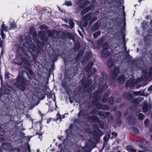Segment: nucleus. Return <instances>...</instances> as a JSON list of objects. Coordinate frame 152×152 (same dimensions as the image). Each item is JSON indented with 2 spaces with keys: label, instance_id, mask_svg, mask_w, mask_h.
<instances>
[{
  "label": "nucleus",
  "instance_id": "f257e3e1",
  "mask_svg": "<svg viewBox=\"0 0 152 152\" xmlns=\"http://www.w3.org/2000/svg\"><path fill=\"white\" fill-rule=\"evenodd\" d=\"M148 78V72L145 69L142 71V75L141 78H138L135 82V86L136 88H138L145 85V81L147 80Z\"/></svg>",
  "mask_w": 152,
  "mask_h": 152
},
{
  "label": "nucleus",
  "instance_id": "f03ea898",
  "mask_svg": "<svg viewBox=\"0 0 152 152\" xmlns=\"http://www.w3.org/2000/svg\"><path fill=\"white\" fill-rule=\"evenodd\" d=\"M119 72L118 68L117 67H114L113 69L111 70L110 72L111 78L113 81L115 82L117 80V76Z\"/></svg>",
  "mask_w": 152,
  "mask_h": 152
},
{
  "label": "nucleus",
  "instance_id": "7ed1b4c3",
  "mask_svg": "<svg viewBox=\"0 0 152 152\" xmlns=\"http://www.w3.org/2000/svg\"><path fill=\"white\" fill-rule=\"evenodd\" d=\"M97 45L99 48H110L107 40L104 37H102L97 41Z\"/></svg>",
  "mask_w": 152,
  "mask_h": 152
},
{
  "label": "nucleus",
  "instance_id": "20e7f679",
  "mask_svg": "<svg viewBox=\"0 0 152 152\" xmlns=\"http://www.w3.org/2000/svg\"><path fill=\"white\" fill-rule=\"evenodd\" d=\"M87 119L90 123H92L93 121L98 124L100 123L101 125L103 124V122L100 120L99 118L96 116L93 115L89 116L87 118Z\"/></svg>",
  "mask_w": 152,
  "mask_h": 152
},
{
  "label": "nucleus",
  "instance_id": "39448f33",
  "mask_svg": "<svg viewBox=\"0 0 152 152\" xmlns=\"http://www.w3.org/2000/svg\"><path fill=\"white\" fill-rule=\"evenodd\" d=\"M29 34L32 36L33 39L34 41L36 40H37L38 37L37 33L35 29L34 28V26H32L30 27L29 30Z\"/></svg>",
  "mask_w": 152,
  "mask_h": 152
},
{
  "label": "nucleus",
  "instance_id": "423d86ee",
  "mask_svg": "<svg viewBox=\"0 0 152 152\" xmlns=\"http://www.w3.org/2000/svg\"><path fill=\"white\" fill-rule=\"evenodd\" d=\"M111 51V48H104L101 54L102 57L104 58H107L110 56Z\"/></svg>",
  "mask_w": 152,
  "mask_h": 152
},
{
  "label": "nucleus",
  "instance_id": "0eeeda50",
  "mask_svg": "<svg viewBox=\"0 0 152 152\" xmlns=\"http://www.w3.org/2000/svg\"><path fill=\"white\" fill-rule=\"evenodd\" d=\"M95 100L94 101L92 102V103L94 105H95L96 107L99 109H102V104L98 102L97 101L99 100L100 99V96H96L95 98Z\"/></svg>",
  "mask_w": 152,
  "mask_h": 152
},
{
  "label": "nucleus",
  "instance_id": "6e6552de",
  "mask_svg": "<svg viewBox=\"0 0 152 152\" xmlns=\"http://www.w3.org/2000/svg\"><path fill=\"white\" fill-rule=\"evenodd\" d=\"M110 113L109 112H104L103 111H100L98 112V115L100 119H103L107 117L109 115Z\"/></svg>",
  "mask_w": 152,
  "mask_h": 152
},
{
  "label": "nucleus",
  "instance_id": "1a4fd4ad",
  "mask_svg": "<svg viewBox=\"0 0 152 152\" xmlns=\"http://www.w3.org/2000/svg\"><path fill=\"white\" fill-rule=\"evenodd\" d=\"M3 148L6 150H12L13 148L11 145L8 142L4 143L2 145Z\"/></svg>",
  "mask_w": 152,
  "mask_h": 152
},
{
  "label": "nucleus",
  "instance_id": "9d476101",
  "mask_svg": "<svg viewBox=\"0 0 152 152\" xmlns=\"http://www.w3.org/2000/svg\"><path fill=\"white\" fill-rule=\"evenodd\" d=\"M126 85L127 87H130L131 89L133 88L135 86V82L133 79H131L128 80L126 83Z\"/></svg>",
  "mask_w": 152,
  "mask_h": 152
},
{
  "label": "nucleus",
  "instance_id": "9b49d317",
  "mask_svg": "<svg viewBox=\"0 0 152 152\" xmlns=\"http://www.w3.org/2000/svg\"><path fill=\"white\" fill-rule=\"evenodd\" d=\"M38 35L39 38L41 40L44 41L46 39V32L45 31H38Z\"/></svg>",
  "mask_w": 152,
  "mask_h": 152
},
{
  "label": "nucleus",
  "instance_id": "f8f14e48",
  "mask_svg": "<svg viewBox=\"0 0 152 152\" xmlns=\"http://www.w3.org/2000/svg\"><path fill=\"white\" fill-rule=\"evenodd\" d=\"M91 53L90 52H87L86 53L84 58L83 61V64H85L86 62L88 61V60L91 57Z\"/></svg>",
  "mask_w": 152,
  "mask_h": 152
},
{
  "label": "nucleus",
  "instance_id": "ddd939ff",
  "mask_svg": "<svg viewBox=\"0 0 152 152\" xmlns=\"http://www.w3.org/2000/svg\"><path fill=\"white\" fill-rule=\"evenodd\" d=\"M10 90L5 86H2L0 88V92L2 94H9Z\"/></svg>",
  "mask_w": 152,
  "mask_h": 152
},
{
  "label": "nucleus",
  "instance_id": "4468645a",
  "mask_svg": "<svg viewBox=\"0 0 152 152\" xmlns=\"http://www.w3.org/2000/svg\"><path fill=\"white\" fill-rule=\"evenodd\" d=\"M122 96L124 99H127L128 100H131L133 97L132 95L128 92L124 93Z\"/></svg>",
  "mask_w": 152,
  "mask_h": 152
},
{
  "label": "nucleus",
  "instance_id": "2eb2a0df",
  "mask_svg": "<svg viewBox=\"0 0 152 152\" xmlns=\"http://www.w3.org/2000/svg\"><path fill=\"white\" fill-rule=\"evenodd\" d=\"M26 82V80L23 78L21 77L20 76H18L17 79V82L16 83L19 84H25Z\"/></svg>",
  "mask_w": 152,
  "mask_h": 152
},
{
  "label": "nucleus",
  "instance_id": "dca6fc26",
  "mask_svg": "<svg viewBox=\"0 0 152 152\" xmlns=\"http://www.w3.org/2000/svg\"><path fill=\"white\" fill-rule=\"evenodd\" d=\"M102 134V133L99 131H98V132H96V131H94L93 132V135L94 137L96 140L99 139Z\"/></svg>",
  "mask_w": 152,
  "mask_h": 152
},
{
  "label": "nucleus",
  "instance_id": "f3484780",
  "mask_svg": "<svg viewBox=\"0 0 152 152\" xmlns=\"http://www.w3.org/2000/svg\"><path fill=\"white\" fill-rule=\"evenodd\" d=\"M143 100V98L139 97L134 99L132 100V103L134 104H138L142 101Z\"/></svg>",
  "mask_w": 152,
  "mask_h": 152
},
{
  "label": "nucleus",
  "instance_id": "a211bd4d",
  "mask_svg": "<svg viewBox=\"0 0 152 152\" xmlns=\"http://www.w3.org/2000/svg\"><path fill=\"white\" fill-rule=\"evenodd\" d=\"M92 13L91 12H89L83 18V20H87L88 21L91 20L92 18Z\"/></svg>",
  "mask_w": 152,
  "mask_h": 152
},
{
  "label": "nucleus",
  "instance_id": "6ab92c4d",
  "mask_svg": "<svg viewBox=\"0 0 152 152\" xmlns=\"http://www.w3.org/2000/svg\"><path fill=\"white\" fill-rule=\"evenodd\" d=\"M22 84H19L18 83H15V86L19 89L21 90L22 91H24L25 89V87Z\"/></svg>",
  "mask_w": 152,
  "mask_h": 152
},
{
  "label": "nucleus",
  "instance_id": "aec40b11",
  "mask_svg": "<svg viewBox=\"0 0 152 152\" xmlns=\"http://www.w3.org/2000/svg\"><path fill=\"white\" fill-rule=\"evenodd\" d=\"M99 28V25L98 22H96L92 26L91 28L92 31H95L97 30Z\"/></svg>",
  "mask_w": 152,
  "mask_h": 152
},
{
  "label": "nucleus",
  "instance_id": "412c9836",
  "mask_svg": "<svg viewBox=\"0 0 152 152\" xmlns=\"http://www.w3.org/2000/svg\"><path fill=\"white\" fill-rule=\"evenodd\" d=\"M88 141L89 143V145H88L91 147H92V148H93L95 146L96 143L94 140L93 138H91L89 139Z\"/></svg>",
  "mask_w": 152,
  "mask_h": 152
},
{
  "label": "nucleus",
  "instance_id": "4be33fe9",
  "mask_svg": "<svg viewBox=\"0 0 152 152\" xmlns=\"http://www.w3.org/2000/svg\"><path fill=\"white\" fill-rule=\"evenodd\" d=\"M84 51L85 50L84 49H83V50H80L76 57V60L77 61H79L80 60L81 56L83 54Z\"/></svg>",
  "mask_w": 152,
  "mask_h": 152
},
{
  "label": "nucleus",
  "instance_id": "5701e85b",
  "mask_svg": "<svg viewBox=\"0 0 152 152\" xmlns=\"http://www.w3.org/2000/svg\"><path fill=\"white\" fill-rule=\"evenodd\" d=\"M151 105L148 104L147 103H145L143 105L142 110L143 111L145 112H147L148 110V108H150Z\"/></svg>",
  "mask_w": 152,
  "mask_h": 152
},
{
  "label": "nucleus",
  "instance_id": "b1692460",
  "mask_svg": "<svg viewBox=\"0 0 152 152\" xmlns=\"http://www.w3.org/2000/svg\"><path fill=\"white\" fill-rule=\"evenodd\" d=\"M92 148V147H91L88 145L86 144L85 146L82 147V149L85 152H90Z\"/></svg>",
  "mask_w": 152,
  "mask_h": 152
},
{
  "label": "nucleus",
  "instance_id": "393cba45",
  "mask_svg": "<svg viewBox=\"0 0 152 152\" xmlns=\"http://www.w3.org/2000/svg\"><path fill=\"white\" fill-rule=\"evenodd\" d=\"M114 65V61L111 58H109L107 62V66L110 68H112Z\"/></svg>",
  "mask_w": 152,
  "mask_h": 152
},
{
  "label": "nucleus",
  "instance_id": "a878e982",
  "mask_svg": "<svg viewBox=\"0 0 152 152\" xmlns=\"http://www.w3.org/2000/svg\"><path fill=\"white\" fill-rule=\"evenodd\" d=\"M89 3V1H88L86 0L81 4L79 6V7L80 8L84 9V8L86 7Z\"/></svg>",
  "mask_w": 152,
  "mask_h": 152
},
{
  "label": "nucleus",
  "instance_id": "bb28decb",
  "mask_svg": "<svg viewBox=\"0 0 152 152\" xmlns=\"http://www.w3.org/2000/svg\"><path fill=\"white\" fill-rule=\"evenodd\" d=\"M93 62L92 61H91L87 65V66L85 67V69L86 71L87 72H89L91 70V68L93 66Z\"/></svg>",
  "mask_w": 152,
  "mask_h": 152
},
{
  "label": "nucleus",
  "instance_id": "cd10ccee",
  "mask_svg": "<svg viewBox=\"0 0 152 152\" xmlns=\"http://www.w3.org/2000/svg\"><path fill=\"white\" fill-rule=\"evenodd\" d=\"M108 95L106 94H105L102 96V98L101 99V102L103 103H106L107 100V97Z\"/></svg>",
  "mask_w": 152,
  "mask_h": 152
},
{
  "label": "nucleus",
  "instance_id": "c85d7f7f",
  "mask_svg": "<svg viewBox=\"0 0 152 152\" xmlns=\"http://www.w3.org/2000/svg\"><path fill=\"white\" fill-rule=\"evenodd\" d=\"M66 35L68 38L72 39L73 41L75 40V37L71 33L67 32L66 33Z\"/></svg>",
  "mask_w": 152,
  "mask_h": 152
},
{
  "label": "nucleus",
  "instance_id": "c756f323",
  "mask_svg": "<svg viewBox=\"0 0 152 152\" xmlns=\"http://www.w3.org/2000/svg\"><path fill=\"white\" fill-rule=\"evenodd\" d=\"M74 42V44L75 45L74 47V48H80V42L77 39L75 40L74 41H73Z\"/></svg>",
  "mask_w": 152,
  "mask_h": 152
},
{
  "label": "nucleus",
  "instance_id": "7c9ffc66",
  "mask_svg": "<svg viewBox=\"0 0 152 152\" xmlns=\"http://www.w3.org/2000/svg\"><path fill=\"white\" fill-rule=\"evenodd\" d=\"M31 72H30L28 74L26 71H24L23 72L22 74L27 76L29 79V80H30L31 79Z\"/></svg>",
  "mask_w": 152,
  "mask_h": 152
},
{
  "label": "nucleus",
  "instance_id": "2f4dec72",
  "mask_svg": "<svg viewBox=\"0 0 152 152\" xmlns=\"http://www.w3.org/2000/svg\"><path fill=\"white\" fill-rule=\"evenodd\" d=\"M39 28L41 30H47L49 28V27L46 24H44L41 25L39 26Z\"/></svg>",
  "mask_w": 152,
  "mask_h": 152
},
{
  "label": "nucleus",
  "instance_id": "473e14b6",
  "mask_svg": "<svg viewBox=\"0 0 152 152\" xmlns=\"http://www.w3.org/2000/svg\"><path fill=\"white\" fill-rule=\"evenodd\" d=\"M118 82L120 84H123L125 81V78L123 76L121 75L119 77Z\"/></svg>",
  "mask_w": 152,
  "mask_h": 152
},
{
  "label": "nucleus",
  "instance_id": "72a5a7b5",
  "mask_svg": "<svg viewBox=\"0 0 152 152\" xmlns=\"http://www.w3.org/2000/svg\"><path fill=\"white\" fill-rule=\"evenodd\" d=\"M94 7V6L93 4H91L89 5L87 7L84 9L86 12H89L90 10L92 9Z\"/></svg>",
  "mask_w": 152,
  "mask_h": 152
},
{
  "label": "nucleus",
  "instance_id": "f704fd0d",
  "mask_svg": "<svg viewBox=\"0 0 152 152\" xmlns=\"http://www.w3.org/2000/svg\"><path fill=\"white\" fill-rule=\"evenodd\" d=\"M122 34L121 38L123 39V42L124 43L125 45L123 48H126V42L125 41V37L126 34H124V32H122Z\"/></svg>",
  "mask_w": 152,
  "mask_h": 152
},
{
  "label": "nucleus",
  "instance_id": "c9c22d12",
  "mask_svg": "<svg viewBox=\"0 0 152 152\" xmlns=\"http://www.w3.org/2000/svg\"><path fill=\"white\" fill-rule=\"evenodd\" d=\"M98 18L96 16H94L92 18H91V20L89 21L90 25H91L94 21L96 20Z\"/></svg>",
  "mask_w": 152,
  "mask_h": 152
},
{
  "label": "nucleus",
  "instance_id": "e433bc0d",
  "mask_svg": "<svg viewBox=\"0 0 152 152\" xmlns=\"http://www.w3.org/2000/svg\"><path fill=\"white\" fill-rule=\"evenodd\" d=\"M1 29L0 30V31H2L3 32H4V31H7V27L5 26L4 24H3L1 25Z\"/></svg>",
  "mask_w": 152,
  "mask_h": 152
},
{
  "label": "nucleus",
  "instance_id": "4c0bfd02",
  "mask_svg": "<svg viewBox=\"0 0 152 152\" xmlns=\"http://www.w3.org/2000/svg\"><path fill=\"white\" fill-rule=\"evenodd\" d=\"M126 149L129 152H136V151L135 150L130 148L129 146H126Z\"/></svg>",
  "mask_w": 152,
  "mask_h": 152
},
{
  "label": "nucleus",
  "instance_id": "58836bf2",
  "mask_svg": "<svg viewBox=\"0 0 152 152\" xmlns=\"http://www.w3.org/2000/svg\"><path fill=\"white\" fill-rule=\"evenodd\" d=\"M124 8H125L124 6L123 5L122 6V10H123V12H124L123 14H124V17H123V18L124 19V26H125L126 24V18H125L126 15H125V12L124 11Z\"/></svg>",
  "mask_w": 152,
  "mask_h": 152
},
{
  "label": "nucleus",
  "instance_id": "ea45409f",
  "mask_svg": "<svg viewBox=\"0 0 152 152\" xmlns=\"http://www.w3.org/2000/svg\"><path fill=\"white\" fill-rule=\"evenodd\" d=\"M96 72V70L95 68H92L89 71L88 75H91L92 74H94Z\"/></svg>",
  "mask_w": 152,
  "mask_h": 152
},
{
  "label": "nucleus",
  "instance_id": "a19ab883",
  "mask_svg": "<svg viewBox=\"0 0 152 152\" xmlns=\"http://www.w3.org/2000/svg\"><path fill=\"white\" fill-rule=\"evenodd\" d=\"M101 34V32L100 31H98L93 34V36L94 38H96L99 36Z\"/></svg>",
  "mask_w": 152,
  "mask_h": 152
},
{
  "label": "nucleus",
  "instance_id": "79ce46f5",
  "mask_svg": "<svg viewBox=\"0 0 152 152\" xmlns=\"http://www.w3.org/2000/svg\"><path fill=\"white\" fill-rule=\"evenodd\" d=\"M109 102L110 105H112L114 103L115 101L112 97H110L108 100Z\"/></svg>",
  "mask_w": 152,
  "mask_h": 152
},
{
  "label": "nucleus",
  "instance_id": "37998d69",
  "mask_svg": "<svg viewBox=\"0 0 152 152\" xmlns=\"http://www.w3.org/2000/svg\"><path fill=\"white\" fill-rule=\"evenodd\" d=\"M69 23L70 28H72L74 27V23L72 20H69Z\"/></svg>",
  "mask_w": 152,
  "mask_h": 152
},
{
  "label": "nucleus",
  "instance_id": "c03bdc74",
  "mask_svg": "<svg viewBox=\"0 0 152 152\" xmlns=\"http://www.w3.org/2000/svg\"><path fill=\"white\" fill-rule=\"evenodd\" d=\"M102 110H108L109 108V107L106 104H102Z\"/></svg>",
  "mask_w": 152,
  "mask_h": 152
},
{
  "label": "nucleus",
  "instance_id": "a18cd8bd",
  "mask_svg": "<svg viewBox=\"0 0 152 152\" xmlns=\"http://www.w3.org/2000/svg\"><path fill=\"white\" fill-rule=\"evenodd\" d=\"M64 4L67 6H70L72 5V3L70 1H65V3Z\"/></svg>",
  "mask_w": 152,
  "mask_h": 152
},
{
  "label": "nucleus",
  "instance_id": "49530a36",
  "mask_svg": "<svg viewBox=\"0 0 152 152\" xmlns=\"http://www.w3.org/2000/svg\"><path fill=\"white\" fill-rule=\"evenodd\" d=\"M61 37L63 39H65L67 37L66 33H65L64 31H62L61 33Z\"/></svg>",
  "mask_w": 152,
  "mask_h": 152
},
{
  "label": "nucleus",
  "instance_id": "de8ad7c7",
  "mask_svg": "<svg viewBox=\"0 0 152 152\" xmlns=\"http://www.w3.org/2000/svg\"><path fill=\"white\" fill-rule=\"evenodd\" d=\"M84 21L83 26L84 27H86L88 24V20H83Z\"/></svg>",
  "mask_w": 152,
  "mask_h": 152
},
{
  "label": "nucleus",
  "instance_id": "09e8293b",
  "mask_svg": "<svg viewBox=\"0 0 152 152\" xmlns=\"http://www.w3.org/2000/svg\"><path fill=\"white\" fill-rule=\"evenodd\" d=\"M113 121V117L112 115H110L107 119V121L110 123L112 122Z\"/></svg>",
  "mask_w": 152,
  "mask_h": 152
},
{
  "label": "nucleus",
  "instance_id": "8fccbe9b",
  "mask_svg": "<svg viewBox=\"0 0 152 152\" xmlns=\"http://www.w3.org/2000/svg\"><path fill=\"white\" fill-rule=\"evenodd\" d=\"M10 26L11 29L12 28V29H14L16 27V24L13 22L10 23Z\"/></svg>",
  "mask_w": 152,
  "mask_h": 152
},
{
  "label": "nucleus",
  "instance_id": "3c124183",
  "mask_svg": "<svg viewBox=\"0 0 152 152\" xmlns=\"http://www.w3.org/2000/svg\"><path fill=\"white\" fill-rule=\"evenodd\" d=\"M116 117L118 118H120L121 116V112L119 111H117L116 112Z\"/></svg>",
  "mask_w": 152,
  "mask_h": 152
},
{
  "label": "nucleus",
  "instance_id": "603ef678",
  "mask_svg": "<svg viewBox=\"0 0 152 152\" xmlns=\"http://www.w3.org/2000/svg\"><path fill=\"white\" fill-rule=\"evenodd\" d=\"M10 75H11L9 73L6 72L5 73V79H9L10 77Z\"/></svg>",
  "mask_w": 152,
  "mask_h": 152
},
{
  "label": "nucleus",
  "instance_id": "864d4df0",
  "mask_svg": "<svg viewBox=\"0 0 152 152\" xmlns=\"http://www.w3.org/2000/svg\"><path fill=\"white\" fill-rule=\"evenodd\" d=\"M143 115L142 113H139L138 115V119L140 120L143 119Z\"/></svg>",
  "mask_w": 152,
  "mask_h": 152
},
{
  "label": "nucleus",
  "instance_id": "5fc2aeb1",
  "mask_svg": "<svg viewBox=\"0 0 152 152\" xmlns=\"http://www.w3.org/2000/svg\"><path fill=\"white\" fill-rule=\"evenodd\" d=\"M18 51H21V52H22V53H23L24 54H25L26 53V52L25 50L24 49V48H18Z\"/></svg>",
  "mask_w": 152,
  "mask_h": 152
},
{
  "label": "nucleus",
  "instance_id": "6e6d98bb",
  "mask_svg": "<svg viewBox=\"0 0 152 152\" xmlns=\"http://www.w3.org/2000/svg\"><path fill=\"white\" fill-rule=\"evenodd\" d=\"M134 132L135 134H137L139 133V131L138 129L136 128H133Z\"/></svg>",
  "mask_w": 152,
  "mask_h": 152
},
{
  "label": "nucleus",
  "instance_id": "4d7b16f0",
  "mask_svg": "<svg viewBox=\"0 0 152 152\" xmlns=\"http://www.w3.org/2000/svg\"><path fill=\"white\" fill-rule=\"evenodd\" d=\"M0 34L1 37L3 39H5V34L4 33V32H3L2 31H1Z\"/></svg>",
  "mask_w": 152,
  "mask_h": 152
},
{
  "label": "nucleus",
  "instance_id": "13d9d810",
  "mask_svg": "<svg viewBox=\"0 0 152 152\" xmlns=\"http://www.w3.org/2000/svg\"><path fill=\"white\" fill-rule=\"evenodd\" d=\"M4 134V130L0 128V136H3Z\"/></svg>",
  "mask_w": 152,
  "mask_h": 152
},
{
  "label": "nucleus",
  "instance_id": "bf43d9fd",
  "mask_svg": "<svg viewBox=\"0 0 152 152\" xmlns=\"http://www.w3.org/2000/svg\"><path fill=\"white\" fill-rule=\"evenodd\" d=\"M86 13L87 12L85 11V9H84L83 10L81 11L80 14L81 15H83Z\"/></svg>",
  "mask_w": 152,
  "mask_h": 152
},
{
  "label": "nucleus",
  "instance_id": "052dcab7",
  "mask_svg": "<svg viewBox=\"0 0 152 152\" xmlns=\"http://www.w3.org/2000/svg\"><path fill=\"white\" fill-rule=\"evenodd\" d=\"M4 41L1 40V38L0 37V47L2 48Z\"/></svg>",
  "mask_w": 152,
  "mask_h": 152
},
{
  "label": "nucleus",
  "instance_id": "680f3d73",
  "mask_svg": "<svg viewBox=\"0 0 152 152\" xmlns=\"http://www.w3.org/2000/svg\"><path fill=\"white\" fill-rule=\"evenodd\" d=\"M149 120H148V119H146L145 120V121H144V124H145V125L146 126H148L149 124Z\"/></svg>",
  "mask_w": 152,
  "mask_h": 152
},
{
  "label": "nucleus",
  "instance_id": "e2e57ef3",
  "mask_svg": "<svg viewBox=\"0 0 152 152\" xmlns=\"http://www.w3.org/2000/svg\"><path fill=\"white\" fill-rule=\"evenodd\" d=\"M48 35L49 36H51L53 35V33L51 31L48 30Z\"/></svg>",
  "mask_w": 152,
  "mask_h": 152
},
{
  "label": "nucleus",
  "instance_id": "0e129e2a",
  "mask_svg": "<svg viewBox=\"0 0 152 152\" xmlns=\"http://www.w3.org/2000/svg\"><path fill=\"white\" fill-rule=\"evenodd\" d=\"M148 75V76H149V77H152V68H151L149 74Z\"/></svg>",
  "mask_w": 152,
  "mask_h": 152
},
{
  "label": "nucleus",
  "instance_id": "69168bd1",
  "mask_svg": "<svg viewBox=\"0 0 152 152\" xmlns=\"http://www.w3.org/2000/svg\"><path fill=\"white\" fill-rule=\"evenodd\" d=\"M80 7H76L75 9V11H76V13H77L78 12H79L80 10Z\"/></svg>",
  "mask_w": 152,
  "mask_h": 152
},
{
  "label": "nucleus",
  "instance_id": "338daca9",
  "mask_svg": "<svg viewBox=\"0 0 152 152\" xmlns=\"http://www.w3.org/2000/svg\"><path fill=\"white\" fill-rule=\"evenodd\" d=\"M140 91L134 92V94L135 95H139L140 93Z\"/></svg>",
  "mask_w": 152,
  "mask_h": 152
},
{
  "label": "nucleus",
  "instance_id": "774afa93",
  "mask_svg": "<svg viewBox=\"0 0 152 152\" xmlns=\"http://www.w3.org/2000/svg\"><path fill=\"white\" fill-rule=\"evenodd\" d=\"M108 140V139L107 138L106 136H105L104 137V140L105 142H107Z\"/></svg>",
  "mask_w": 152,
  "mask_h": 152
}]
</instances>
